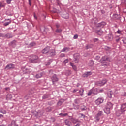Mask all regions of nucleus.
Wrapping results in <instances>:
<instances>
[{"label": "nucleus", "mask_w": 126, "mask_h": 126, "mask_svg": "<svg viewBox=\"0 0 126 126\" xmlns=\"http://www.w3.org/2000/svg\"><path fill=\"white\" fill-rule=\"evenodd\" d=\"M106 61L110 62V58L107 56H104L100 59V63H105Z\"/></svg>", "instance_id": "obj_4"}, {"label": "nucleus", "mask_w": 126, "mask_h": 126, "mask_svg": "<svg viewBox=\"0 0 126 126\" xmlns=\"http://www.w3.org/2000/svg\"><path fill=\"white\" fill-rule=\"evenodd\" d=\"M64 102V99H61L57 103L58 106H61V105Z\"/></svg>", "instance_id": "obj_22"}, {"label": "nucleus", "mask_w": 126, "mask_h": 126, "mask_svg": "<svg viewBox=\"0 0 126 126\" xmlns=\"http://www.w3.org/2000/svg\"><path fill=\"white\" fill-rule=\"evenodd\" d=\"M77 38H78V35L77 34H75L73 37L74 39H77Z\"/></svg>", "instance_id": "obj_52"}, {"label": "nucleus", "mask_w": 126, "mask_h": 126, "mask_svg": "<svg viewBox=\"0 0 126 126\" xmlns=\"http://www.w3.org/2000/svg\"><path fill=\"white\" fill-rule=\"evenodd\" d=\"M43 76V72H40L35 75L36 78H41Z\"/></svg>", "instance_id": "obj_23"}, {"label": "nucleus", "mask_w": 126, "mask_h": 126, "mask_svg": "<svg viewBox=\"0 0 126 126\" xmlns=\"http://www.w3.org/2000/svg\"><path fill=\"white\" fill-rule=\"evenodd\" d=\"M122 42H123V44H125V45H126V38H124L122 40Z\"/></svg>", "instance_id": "obj_48"}, {"label": "nucleus", "mask_w": 126, "mask_h": 126, "mask_svg": "<svg viewBox=\"0 0 126 126\" xmlns=\"http://www.w3.org/2000/svg\"><path fill=\"white\" fill-rule=\"evenodd\" d=\"M60 116H62V117H66V116H67L68 114L67 113H60L59 114Z\"/></svg>", "instance_id": "obj_38"}, {"label": "nucleus", "mask_w": 126, "mask_h": 126, "mask_svg": "<svg viewBox=\"0 0 126 126\" xmlns=\"http://www.w3.org/2000/svg\"><path fill=\"white\" fill-rule=\"evenodd\" d=\"M94 42H98V41H99V39H98V38H94Z\"/></svg>", "instance_id": "obj_56"}, {"label": "nucleus", "mask_w": 126, "mask_h": 126, "mask_svg": "<svg viewBox=\"0 0 126 126\" xmlns=\"http://www.w3.org/2000/svg\"><path fill=\"white\" fill-rule=\"evenodd\" d=\"M91 94H93L92 89L89 91L88 93V96H91Z\"/></svg>", "instance_id": "obj_40"}, {"label": "nucleus", "mask_w": 126, "mask_h": 126, "mask_svg": "<svg viewBox=\"0 0 126 126\" xmlns=\"http://www.w3.org/2000/svg\"><path fill=\"white\" fill-rule=\"evenodd\" d=\"M60 57L61 58H63V57H65V54H64V53H62L60 55Z\"/></svg>", "instance_id": "obj_49"}, {"label": "nucleus", "mask_w": 126, "mask_h": 126, "mask_svg": "<svg viewBox=\"0 0 126 126\" xmlns=\"http://www.w3.org/2000/svg\"><path fill=\"white\" fill-rule=\"evenodd\" d=\"M94 64V62H93V61L92 60L90 61L89 63V65H90V66H93Z\"/></svg>", "instance_id": "obj_30"}, {"label": "nucleus", "mask_w": 126, "mask_h": 126, "mask_svg": "<svg viewBox=\"0 0 126 126\" xmlns=\"http://www.w3.org/2000/svg\"><path fill=\"white\" fill-rule=\"evenodd\" d=\"M97 85H99V86H103V85H105L107 83V79H103L101 81H99L96 82Z\"/></svg>", "instance_id": "obj_3"}, {"label": "nucleus", "mask_w": 126, "mask_h": 126, "mask_svg": "<svg viewBox=\"0 0 126 126\" xmlns=\"http://www.w3.org/2000/svg\"><path fill=\"white\" fill-rule=\"evenodd\" d=\"M83 92H84V90L83 89H81L79 90V93H80V96H83Z\"/></svg>", "instance_id": "obj_29"}, {"label": "nucleus", "mask_w": 126, "mask_h": 126, "mask_svg": "<svg viewBox=\"0 0 126 126\" xmlns=\"http://www.w3.org/2000/svg\"><path fill=\"white\" fill-rule=\"evenodd\" d=\"M113 106H114V104L112 102H107L105 108L104 109V112L107 114H110L111 110H113Z\"/></svg>", "instance_id": "obj_1"}, {"label": "nucleus", "mask_w": 126, "mask_h": 126, "mask_svg": "<svg viewBox=\"0 0 126 126\" xmlns=\"http://www.w3.org/2000/svg\"><path fill=\"white\" fill-rule=\"evenodd\" d=\"M10 23H11V21H10L9 22H6L3 24V26H8V25H9V24H10Z\"/></svg>", "instance_id": "obj_31"}, {"label": "nucleus", "mask_w": 126, "mask_h": 126, "mask_svg": "<svg viewBox=\"0 0 126 126\" xmlns=\"http://www.w3.org/2000/svg\"><path fill=\"white\" fill-rule=\"evenodd\" d=\"M50 51V46H47L45 47L42 51V54H47V56H48V54L49 53V51Z\"/></svg>", "instance_id": "obj_9"}, {"label": "nucleus", "mask_w": 126, "mask_h": 126, "mask_svg": "<svg viewBox=\"0 0 126 126\" xmlns=\"http://www.w3.org/2000/svg\"><path fill=\"white\" fill-rule=\"evenodd\" d=\"M49 95L48 94H44V95L42 97V99H48L49 97Z\"/></svg>", "instance_id": "obj_36"}, {"label": "nucleus", "mask_w": 126, "mask_h": 126, "mask_svg": "<svg viewBox=\"0 0 126 126\" xmlns=\"http://www.w3.org/2000/svg\"><path fill=\"white\" fill-rule=\"evenodd\" d=\"M81 111H86V107H85L84 105L81 107Z\"/></svg>", "instance_id": "obj_41"}, {"label": "nucleus", "mask_w": 126, "mask_h": 126, "mask_svg": "<svg viewBox=\"0 0 126 126\" xmlns=\"http://www.w3.org/2000/svg\"><path fill=\"white\" fill-rule=\"evenodd\" d=\"M35 45H36V43H35V42H32L30 44V47H34V46H35Z\"/></svg>", "instance_id": "obj_43"}, {"label": "nucleus", "mask_w": 126, "mask_h": 126, "mask_svg": "<svg viewBox=\"0 0 126 126\" xmlns=\"http://www.w3.org/2000/svg\"><path fill=\"white\" fill-rule=\"evenodd\" d=\"M104 92V89H100V90L98 89V93H100V92L102 93V92Z\"/></svg>", "instance_id": "obj_51"}, {"label": "nucleus", "mask_w": 126, "mask_h": 126, "mask_svg": "<svg viewBox=\"0 0 126 126\" xmlns=\"http://www.w3.org/2000/svg\"><path fill=\"white\" fill-rule=\"evenodd\" d=\"M41 113V111H38V112L36 111H34L33 112V114H34L35 116V117H41V114H40Z\"/></svg>", "instance_id": "obj_17"}, {"label": "nucleus", "mask_w": 126, "mask_h": 126, "mask_svg": "<svg viewBox=\"0 0 126 126\" xmlns=\"http://www.w3.org/2000/svg\"><path fill=\"white\" fill-rule=\"evenodd\" d=\"M30 63H39V57L38 56L34 55L30 60Z\"/></svg>", "instance_id": "obj_2"}, {"label": "nucleus", "mask_w": 126, "mask_h": 126, "mask_svg": "<svg viewBox=\"0 0 126 126\" xmlns=\"http://www.w3.org/2000/svg\"><path fill=\"white\" fill-rule=\"evenodd\" d=\"M108 38L110 41H112L113 39H114V36H113V34L109 33L108 35Z\"/></svg>", "instance_id": "obj_20"}, {"label": "nucleus", "mask_w": 126, "mask_h": 126, "mask_svg": "<svg viewBox=\"0 0 126 126\" xmlns=\"http://www.w3.org/2000/svg\"><path fill=\"white\" fill-rule=\"evenodd\" d=\"M100 11H101L102 14H105V12L104 11V10H101Z\"/></svg>", "instance_id": "obj_58"}, {"label": "nucleus", "mask_w": 126, "mask_h": 126, "mask_svg": "<svg viewBox=\"0 0 126 126\" xmlns=\"http://www.w3.org/2000/svg\"><path fill=\"white\" fill-rule=\"evenodd\" d=\"M122 96H123V97H126V92H125L123 94H122Z\"/></svg>", "instance_id": "obj_54"}, {"label": "nucleus", "mask_w": 126, "mask_h": 126, "mask_svg": "<svg viewBox=\"0 0 126 126\" xmlns=\"http://www.w3.org/2000/svg\"><path fill=\"white\" fill-rule=\"evenodd\" d=\"M89 48H90V46L88 45H86V49L87 50H88V49H89Z\"/></svg>", "instance_id": "obj_63"}, {"label": "nucleus", "mask_w": 126, "mask_h": 126, "mask_svg": "<svg viewBox=\"0 0 126 126\" xmlns=\"http://www.w3.org/2000/svg\"><path fill=\"white\" fill-rule=\"evenodd\" d=\"M77 56H78V54H77V53H76L74 55V61H76L77 62H78V59L76 58V57Z\"/></svg>", "instance_id": "obj_32"}, {"label": "nucleus", "mask_w": 126, "mask_h": 126, "mask_svg": "<svg viewBox=\"0 0 126 126\" xmlns=\"http://www.w3.org/2000/svg\"><path fill=\"white\" fill-rule=\"evenodd\" d=\"M0 113H1L2 114H6V111L4 109H0Z\"/></svg>", "instance_id": "obj_35"}, {"label": "nucleus", "mask_w": 126, "mask_h": 126, "mask_svg": "<svg viewBox=\"0 0 126 126\" xmlns=\"http://www.w3.org/2000/svg\"><path fill=\"white\" fill-rule=\"evenodd\" d=\"M34 18H35V19H38V17H37V16L35 14H34Z\"/></svg>", "instance_id": "obj_61"}, {"label": "nucleus", "mask_w": 126, "mask_h": 126, "mask_svg": "<svg viewBox=\"0 0 126 126\" xmlns=\"http://www.w3.org/2000/svg\"><path fill=\"white\" fill-rule=\"evenodd\" d=\"M56 26L57 28H59L60 27V24H57L56 25Z\"/></svg>", "instance_id": "obj_62"}, {"label": "nucleus", "mask_w": 126, "mask_h": 126, "mask_svg": "<svg viewBox=\"0 0 126 126\" xmlns=\"http://www.w3.org/2000/svg\"><path fill=\"white\" fill-rule=\"evenodd\" d=\"M62 29H56V30L55 31V32H56V33H62Z\"/></svg>", "instance_id": "obj_39"}, {"label": "nucleus", "mask_w": 126, "mask_h": 126, "mask_svg": "<svg viewBox=\"0 0 126 126\" xmlns=\"http://www.w3.org/2000/svg\"><path fill=\"white\" fill-rule=\"evenodd\" d=\"M103 115V111H99L98 113L96 114L98 117H101V116H102Z\"/></svg>", "instance_id": "obj_33"}, {"label": "nucleus", "mask_w": 126, "mask_h": 126, "mask_svg": "<svg viewBox=\"0 0 126 126\" xmlns=\"http://www.w3.org/2000/svg\"><path fill=\"white\" fill-rule=\"evenodd\" d=\"M120 40H121V38H118L116 39V41L118 43V42L120 41Z\"/></svg>", "instance_id": "obj_57"}, {"label": "nucleus", "mask_w": 126, "mask_h": 126, "mask_svg": "<svg viewBox=\"0 0 126 126\" xmlns=\"http://www.w3.org/2000/svg\"><path fill=\"white\" fill-rule=\"evenodd\" d=\"M92 74V72L91 71L86 72L82 75V77H88V76H90V75H91Z\"/></svg>", "instance_id": "obj_11"}, {"label": "nucleus", "mask_w": 126, "mask_h": 126, "mask_svg": "<svg viewBox=\"0 0 126 126\" xmlns=\"http://www.w3.org/2000/svg\"><path fill=\"white\" fill-rule=\"evenodd\" d=\"M10 45L13 48H15L16 47V40H14L12 41L10 43Z\"/></svg>", "instance_id": "obj_18"}, {"label": "nucleus", "mask_w": 126, "mask_h": 126, "mask_svg": "<svg viewBox=\"0 0 126 126\" xmlns=\"http://www.w3.org/2000/svg\"><path fill=\"white\" fill-rule=\"evenodd\" d=\"M113 19L121 20V16L117 14H114L113 15Z\"/></svg>", "instance_id": "obj_14"}, {"label": "nucleus", "mask_w": 126, "mask_h": 126, "mask_svg": "<svg viewBox=\"0 0 126 126\" xmlns=\"http://www.w3.org/2000/svg\"><path fill=\"white\" fill-rule=\"evenodd\" d=\"M74 103L75 104H79V103H80V98H77L75 99Z\"/></svg>", "instance_id": "obj_28"}, {"label": "nucleus", "mask_w": 126, "mask_h": 126, "mask_svg": "<svg viewBox=\"0 0 126 126\" xmlns=\"http://www.w3.org/2000/svg\"><path fill=\"white\" fill-rule=\"evenodd\" d=\"M56 55V51L54 49H49L47 56L48 57H53Z\"/></svg>", "instance_id": "obj_7"}, {"label": "nucleus", "mask_w": 126, "mask_h": 126, "mask_svg": "<svg viewBox=\"0 0 126 126\" xmlns=\"http://www.w3.org/2000/svg\"><path fill=\"white\" fill-rule=\"evenodd\" d=\"M126 103H124L121 104V111L122 113H124V112H125V111H126Z\"/></svg>", "instance_id": "obj_10"}, {"label": "nucleus", "mask_w": 126, "mask_h": 126, "mask_svg": "<svg viewBox=\"0 0 126 126\" xmlns=\"http://www.w3.org/2000/svg\"><path fill=\"white\" fill-rule=\"evenodd\" d=\"M107 95H108L109 98H112V93H108L107 94Z\"/></svg>", "instance_id": "obj_46"}, {"label": "nucleus", "mask_w": 126, "mask_h": 126, "mask_svg": "<svg viewBox=\"0 0 126 126\" xmlns=\"http://www.w3.org/2000/svg\"><path fill=\"white\" fill-rule=\"evenodd\" d=\"M106 24H107V23L105 22H101L96 25V27H98L99 28H103L104 26H105Z\"/></svg>", "instance_id": "obj_8"}, {"label": "nucleus", "mask_w": 126, "mask_h": 126, "mask_svg": "<svg viewBox=\"0 0 126 126\" xmlns=\"http://www.w3.org/2000/svg\"><path fill=\"white\" fill-rule=\"evenodd\" d=\"M51 79L53 82V84H55V83L58 82V81H59V78L56 74H54L52 76V77H51Z\"/></svg>", "instance_id": "obj_6"}, {"label": "nucleus", "mask_w": 126, "mask_h": 126, "mask_svg": "<svg viewBox=\"0 0 126 126\" xmlns=\"http://www.w3.org/2000/svg\"><path fill=\"white\" fill-rule=\"evenodd\" d=\"M95 122H99V121H100V117L99 116H98L97 115H96L95 117Z\"/></svg>", "instance_id": "obj_37"}, {"label": "nucleus", "mask_w": 126, "mask_h": 126, "mask_svg": "<svg viewBox=\"0 0 126 126\" xmlns=\"http://www.w3.org/2000/svg\"><path fill=\"white\" fill-rule=\"evenodd\" d=\"M63 63H68V59H65L64 61V62H63Z\"/></svg>", "instance_id": "obj_53"}, {"label": "nucleus", "mask_w": 126, "mask_h": 126, "mask_svg": "<svg viewBox=\"0 0 126 126\" xmlns=\"http://www.w3.org/2000/svg\"><path fill=\"white\" fill-rule=\"evenodd\" d=\"M61 16L63 18H65V19H68V18H69V14L66 12L62 14Z\"/></svg>", "instance_id": "obj_15"}, {"label": "nucleus", "mask_w": 126, "mask_h": 126, "mask_svg": "<svg viewBox=\"0 0 126 126\" xmlns=\"http://www.w3.org/2000/svg\"><path fill=\"white\" fill-rule=\"evenodd\" d=\"M77 91H78V90H77V89H74V90L73 91V93H75V92H77Z\"/></svg>", "instance_id": "obj_60"}, {"label": "nucleus", "mask_w": 126, "mask_h": 126, "mask_svg": "<svg viewBox=\"0 0 126 126\" xmlns=\"http://www.w3.org/2000/svg\"><path fill=\"white\" fill-rule=\"evenodd\" d=\"M105 50H106V51H109V50H110V47H109L108 46H105Z\"/></svg>", "instance_id": "obj_50"}, {"label": "nucleus", "mask_w": 126, "mask_h": 126, "mask_svg": "<svg viewBox=\"0 0 126 126\" xmlns=\"http://www.w3.org/2000/svg\"><path fill=\"white\" fill-rule=\"evenodd\" d=\"M3 38H7V39H10V38H12L13 37L12 34L11 33H7L6 34L3 33Z\"/></svg>", "instance_id": "obj_13"}, {"label": "nucleus", "mask_w": 126, "mask_h": 126, "mask_svg": "<svg viewBox=\"0 0 126 126\" xmlns=\"http://www.w3.org/2000/svg\"><path fill=\"white\" fill-rule=\"evenodd\" d=\"M29 0V5L31 6V5L32 4V1H31V0Z\"/></svg>", "instance_id": "obj_55"}, {"label": "nucleus", "mask_w": 126, "mask_h": 126, "mask_svg": "<svg viewBox=\"0 0 126 126\" xmlns=\"http://www.w3.org/2000/svg\"><path fill=\"white\" fill-rule=\"evenodd\" d=\"M64 123L66 126H71V122H70V121L68 120V119L65 120Z\"/></svg>", "instance_id": "obj_19"}, {"label": "nucleus", "mask_w": 126, "mask_h": 126, "mask_svg": "<svg viewBox=\"0 0 126 126\" xmlns=\"http://www.w3.org/2000/svg\"><path fill=\"white\" fill-rule=\"evenodd\" d=\"M11 99H12V95L10 94H7L6 99L7 100H10Z\"/></svg>", "instance_id": "obj_24"}, {"label": "nucleus", "mask_w": 126, "mask_h": 126, "mask_svg": "<svg viewBox=\"0 0 126 126\" xmlns=\"http://www.w3.org/2000/svg\"><path fill=\"white\" fill-rule=\"evenodd\" d=\"M121 30H118L117 32H116V33H117L118 34H121Z\"/></svg>", "instance_id": "obj_59"}, {"label": "nucleus", "mask_w": 126, "mask_h": 126, "mask_svg": "<svg viewBox=\"0 0 126 126\" xmlns=\"http://www.w3.org/2000/svg\"><path fill=\"white\" fill-rule=\"evenodd\" d=\"M71 121L72 122V123H73L74 124H76V120L74 119V118H71Z\"/></svg>", "instance_id": "obj_45"}, {"label": "nucleus", "mask_w": 126, "mask_h": 126, "mask_svg": "<svg viewBox=\"0 0 126 126\" xmlns=\"http://www.w3.org/2000/svg\"><path fill=\"white\" fill-rule=\"evenodd\" d=\"M12 1V0H7L6 2H7V3H8V4H10L11 3Z\"/></svg>", "instance_id": "obj_47"}, {"label": "nucleus", "mask_w": 126, "mask_h": 126, "mask_svg": "<svg viewBox=\"0 0 126 126\" xmlns=\"http://www.w3.org/2000/svg\"><path fill=\"white\" fill-rule=\"evenodd\" d=\"M96 33L97 35H99V36H101V35H103V31L102 30H97L96 32Z\"/></svg>", "instance_id": "obj_21"}, {"label": "nucleus", "mask_w": 126, "mask_h": 126, "mask_svg": "<svg viewBox=\"0 0 126 126\" xmlns=\"http://www.w3.org/2000/svg\"><path fill=\"white\" fill-rule=\"evenodd\" d=\"M104 102V98L102 97L98 98L95 101L96 105H101Z\"/></svg>", "instance_id": "obj_5"}, {"label": "nucleus", "mask_w": 126, "mask_h": 126, "mask_svg": "<svg viewBox=\"0 0 126 126\" xmlns=\"http://www.w3.org/2000/svg\"><path fill=\"white\" fill-rule=\"evenodd\" d=\"M50 64H51V62H50V61H48V62L46 63H45V65L46 66H48L49 65H50Z\"/></svg>", "instance_id": "obj_44"}, {"label": "nucleus", "mask_w": 126, "mask_h": 126, "mask_svg": "<svg viewBox=\"0 0 126 126\" xmlns=\"http://www.w3.org/2000/svg\"><path fill=\"white\" fill-rule=\"evenodd\" d=\"M65 74L66 75H70V74H71V72H70L69 70L66 71Z\"/></svg>", "instance_id": "obj_42"}, {"label": "nucleus", "mask_w": 126, "mask_h": 126, "mask_svg": "<svg viewBox=\"0 0 126 126\" xmlns=\"http://www.w3.org/2000/svg\"><path fill=\"white\" fill-rule=\"evenodd\" d=\"M70 48L69 47H64L61 50V52H69Z\"/></svg>", "instance_id": "obj_26"}, {"label": "nucleus", "mask_w": 126, "mask_h": 126, "mask_svg": "<svg viewBox=\"0 0 126 126\" xmlns=\"http://www.w3.org/2000/svg\"><path fill=\"white\" fill-rule=\"evenodd\" d=\"M11 126H18V125L16 124L15 121L12 120L11 122Z\"/></svg>", "instance_id": "obj_27"}, {"label": "nucleus", "mask_w": 126, "mask_h": 126, "mask_svg": "<svg viewBox=\"0 0 126 126\" xmlns=\"http://www.w3.org/2000/svg\"><path fill=\"white\" fill-rule=\"evenodd\" d=\"M5 69H13L14 68V64H9L6 65L5 67Z\"/></svg>", "instance_id": "obj_12"}, {"label": "nucleus", "mask_w": 126, "mask_h": 126, "mask_svg": "<svg viewBox=\"0 0 126 126\" xmlns=\"http://www.w3.org/2000/svg\"><path fill=\"white\" fill-rule=\"evenodd\" d=\"M45 110L47 112H52V107H48L46 108Z\"/></svg>", "instance_id": "obj_34"}, {"label": "nucleus", "mask_w": 126, "mask_h": 126, "mask_svg": "<svg viewBox=\"0 0 126 126\" xmlns=\"http://www.w3.org/2000/svg\"><path fill=\"white\" fill-rule=\"evenodd\" d=\"M92 91L93 92V94H94V95H97L99 93V89L97 88L92 89Z\"/></svg>", "instance_id": "obj_16"}, {"label": "nucleus", "mask_w": 126, "mask_h": 126, "mask_svg": "<svg viewBox=\"0 0 126 126\" xmlns=\"http://www.w3.org/2000/svg\"><path fill=\"white\" fill-rule=\"evenodd\" d=\"M70 65L71 66H72V67L73 68V69H74V70L75 71H76L77 70V68L76 67V66H75L74 64H73V63H70Z\"/></svg>", "instance_id": "obj_25"}, {"label": "nucleus", "mask_w": 126, "mask_h": 126, "mask_svg": "<svg viewBox=\"0 0 126 126\" xmlns=\"http://www.w3.org/2000/svg\"><path fill=\"white\" fill-rule=\"evenodd\" d=\"M74 126H80V124L79 123H77L76 125H75Z\"/></svg>", "instance_id": "obj_64"}]
</instances>
